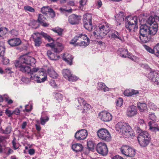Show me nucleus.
Returning <instances> with one entry per match:
<instances>
[{
	"label": "nucleus",
	"mask_w": 159,
	"mask_h": 159,
	"mask_svg": "<svg viewBox=\"0 0 159 159\" xmlns=\"http://www.w3.org/2000/svg\"><path fill=\"white\" fill-rule=\"evenodd\" d=\"M36 62V60L34 58L27 55H24L20 56L18 60L16 61L15 65L16 67L19 68L20 70L22 72L29 73L31 71V69L27 65H33Z\"/></svg>",
	"instance_id": "obj_1"
},
{
	"label": "nucleus",
	"mask_w": 159,
	"mask_h": 159,
	"mask_svg": "<svg viewBox=\"0 0 159 159\" xmlns=\"http://www.w3.org/2000/svg\"><path fill=\"white\" fill-rule=\"evenodd\" d=\"M110 30L109 24L106 22L100 24L93 34L97 39H102L109 33Z\"/></svg>",
	"instance_id": "obj_2"
},
{
	"label": "nucleus",
	"mask_w": 159,
	"mask_h": 159,
	"mask_svg": "<svg viewBox=\"0 0 159 159\" xmlns=\"http://www.w3.org/2000/svg\"><path fill=\"white\" fill-rule=\"evenodd\" d=\"M89 39L87 35L81 33L75 36L70 41V43L75 46H79L85 47L89 45Z\"/></svg>",
	"instance_id": "obj_3"
},
{
	"label": "nucleus",
	"mask_w": 159,
	"mask_h": 159,
	"mask_svg": "<svg viewBox=\"0 0 159 159\" xmlns=\"http://www.w3.org/2000/svg\"><path fill=\"white\" fill-rule=\"evenodd\" d=\"M148 25L142 24V21H141V25H145L148 27L147 31L151 35H154L156 34L158 29V25L157 22L155 21V18L152 16L149 17L146 21Z\"/></svg>",
	"instance_id": "obj_4"
},
{
	"label": "nucleus",
	"mask_w": 159,
	"mask_h": 159,
	"mask_svg": "<svg viewBox=\"0 0 159 159\" xmlns=\"http://www.w3.org/2000/svg\"><path fill=\"white\" fill-rule=\"evenodd\" d=\"M125 27L130 32L134 31L135 29L138 28V18L136 16H128L126 18Z\"/></svg>",
	"instance_id": "obj_5"
},
{
	"label": "nucleus",
	"mask_w": 159,
	"mask_h": 159,
	"mask_svg": "<svg viewBox=\"0 0 159 159\" xmlns=\"http://www.w3.org/2000/svg\"><path fill=\"white\" fill-rule=\"evenodd\" d=\"M148 27L145 25H141L140 29L139 38L141 42L146 43L150 41L151 39V35L147 31Z\"/></svg>",
	"instance_id": "obj_6"
},
{
	"label": "nucleus",
	"mask_w": 159,
	"mask_h": 159,
	"mask_svg": "<svg viewBox=\"0 0 159 159\" xmlns=\"http://www.w3.org/2000/svg\"><path fill=\"white\" fill-rule=\"evenodd\" d=\"M75 105L78 109L81 110L84 113L88 112L91 108L90 106L87 103L84 99L81 98H78L75 102Z\"/></svg>",
	"instance_id": "obj_7"
},
{
	"label": "nucleus",
	"mask_w": 159,
	"mask_h": 159,
	"mask_svg": "<svg viewBox=\"0 0 159 159\" xmlns=\"http://www.w3.org/2000/svg\"><path fill=\"white\" fill-rule=\"evenodd\" d=\"M97 135L100 139L109 141L111 140V137L109 131L106 129L101 128L97 132Z\"/></svg>",
	"instance_id": "obj_8"
},
{
	"label": "nucleus",
	"mask_w": 159,
	"mask_h": 159,
	"mask_svg": "<svg viewBox=\"0 0 159 159\" xmlns=\"http://www.w3.org/2000/svg\"><path fill=\"white\" fill-rule=\"evenodd\" d=\"M96 150L97 152L103 156L107 155L108 149L106 144L104 143H99L97 145Z\"/></svg>",
	"instance_id": "obj_9"
},
{
	"label": "nucleus",
	"mask_w": 159,
	"mask_h": 159,
	"mask_svg": "<svg viewBox=\"0 0 159 159\" xmlns=\"http://www.w3.org/2000/svg\"><path fill=\"white\" fill-rule=\"evenodd\" d=\"M47 46L51 47L52 51L57 53H58L61 52L64 49V45L60 43L57 42L54 45L53 43H48L46 44Z\"/></svg>",
	"instance_id": "obj_10"
},
{
	"label": "nucleus",
	"mask_w": 159,
	"mask_h": 159,
	"mask_svg": "<svg viewBox=\"0 0 159 159\" xmlns=\"http://www.w3.org/2000/svg\"><path fill=\"white\" fill-rule=\"evenodd\" d=\"M40 35H41V32L35 33L31 35L34 45L36 47H39L42 43V41Z\"/></svg>",
	"instance_id": "obj_11"
},
{
	"label": "nucleus",
	"mask_w": 159,
	"mask_h": 159,
	"mask_svg": "<svg viewBox=\"0 0 159 159\" xmlns=\"http://www.w3.org/2000/svg\"><path fill=\"white\" fill-rule=\"evenodd\" d=\"M88 135V132L87 130L84 129H81L77 131L75 134V137L79 140L85 139Z\"/></svg>",
	"instance_id": "obj_12"
},
{
	"label": "nucleus",
	"mask_w": 159,
	"mask_h": 159,
	"mask_svg": "<svg viewBox=\"0 0 159 159\" xmlns=\"http://www.w3.org/2000/svg\"><path fill=\"white\" fill-rule=\"evenodd\" d=\"M99 117L102 120L106 122L111 120L112 116L111 114L106 111H102L99 114Z\"/></svg>",
	"instance_id": "obj_13"
},
{
	"label": "nucleus",
	"mask_w": 159,
	"mask_h": 159,
	"mask_svg": "<svg viewBox=\"0 0 159 159\" xmlns=\"http://www.w3.org/2000/svg\"><path fill=\"white\" fill-rule=\"evenodd\" d=\"M81 20L80 16L72 14L70 15L68 18L69 23L71 25H76L79 23Z\"/></svg>",
	"instance_id": "obj_14"
},
{
	"label": "nucleus",
	"mask_w": 159,
	"mask_h": 159,
	"mask_svg": "<svg viewBox=\"0 0 159 159\" xmlns=\"http://www.w3.org/2000/svg\"><path fill=\"white\" fill-rule=\"evenodd\" d=\"M128 127H129L128 130L125 129L120 134L124 138H132L134 136V132L129 125H128Z\"/></svg>",
	"instance_id": "obj_15"
},
{
	"label": "nucleus",
	"mask_w": 159,
	"mask_h": 159,
	"mask_svg": "<svg viewBox=\"0 0 159 159\" xmlns=\"http://www.w3.org/2000/svg\"><path fill=\"white\" fill-rule=\"evenodd\" d=\"M109 37L111 39H118L121 42L125 41L124 37L122 34L118 32L114 31L108 35Z\"/></svg>",
	"instance_id": "obj_16"
},
{
	"label": "nucleus",
	"mask_w": 159,
	"mask_h": 159,
	"mask_svg": "<svg viewBox=\"0 0 159 159\" xmlns=\"http://www.w3.org/2000/svg\"><path fill=\"white\" fill-rule=\"evenodd\" d=\"M128 125V124L125 122H119L116 125V130L120 134L125 129H129Z\"/></svg>",
	"instance_id": "obj_17"
},
{
	"label": "nucleus",
	"mask_w": 159,
	"mask_h": 159,
	"mask_svg": "<svg viewBox=\"0 0 159 159\" xmlns=\"http://www.w3.org/2000/svg\"><path fill=\"white\" fill-rule=\"evenodd\" d=\"M39 75H37L33 74L31 75V78L32 80H35L37 79H40V80H47V73L45 72L43 69H41L39 71Z\"/></svg>",
	"instance_id": "obj_18"
},
{
	"label": "nucleus",
	"mask_w": 159,
	"mask_h": 159,
	"mask_svg": "<svg viewBox=\"0 0 159 159\" xmlns=\"http://www.w3.org/2000/svg\"><path fill=\"white\" fill-rule=\"evenodd\" d=\"M62 74L65 79L69 80H77L78 78L76 76L72 75L70 70L68 69H64L62 70Z\"/></svg>",
	"instance_id": "obj_19"
},
{
	"label": "nucleus",
	"mask_w": 159,
	"mask_h": 159,
	"mask_svg": "<svg viewBox=\"0 0 159 159\" xmlns=\"http://www.w3.org/2000/svg\"><path fill=\"white\" fill-rule=\"evenodd\" d=\"M7 42L11 46L14 47L20 45L21 43V41L19 38H14L8 40Z\"/></svg>",
	"instance_id": "obj_20"
},
{
	"label": "nucleus",
	"mask_w": 159,
	"mask_h": 159,
	"mask_svg": "<svg viewBox=\"0 0 159 159\" xmlns=\"http://www.w3.org/2000/svg\"><path fill=\"white\" fill-rule=\"evenodd\" d=\"M62 58L63 60L68 64L70 65H72L73 57L71 54L67 53H64Z\"/></svg>",
	"instance_id": "obj_21"
},
{
	"label": "nucleus",
	"mask_w": 159,
	"mask_h": 159,
	"mask_svg": "<svg viewBox=\"0 0 159 159\" xmlns=\"http://www.w3.org/2000/svg\"><path fill=\"white\" fill-rule=\"evenodd\" d=\"M137 113V109L136 107L134 106H131L128 108L126 115L128 116L131 117L134 116Z\"/></svg>",
	"instance_id": "obj_22"
},
{
	"label": "nucleus",
	"mask_w": 159,
	"mask_h": 159,
	"mask_svg": "<svg viewBox=\"0 0 159 159\" xmlns=\"http://www.w3.org/2000/svg\"><path fill=\"white\" fill-rule=\"evenodd\" d=\"M137 107L140 112H145L148 111V108L147 104L145 103L138 102Z\"/></svg>",
	"instance_id": "obj_23"
},
{
	"label": "nucleus",
	"mask_w": 159,
	"mask_h": 159,
	"mask_svg": "<svg viewBox=\"0 0 159 159\" xmlns=\"http://www.w3.org/2000/svg\"><path fill=\"white\" fill-rule=\"evenodd\" d=\"M139 93V91L137 90L129 89H126L124 92V94L126 96H131L133 95Z\"/></svg>",
	"instance_id": "obj_24"
},
{
	"label": "nucleus",
	"mask_w": 159,
	"mask_h": 159,
	"mask_svg": "<svg viewBox=\"0 0 159 159\" xmlns=\"http://www.w3.org/2000/svg\"><path fill=\"white\" fill-rule=\"evenodd\" d=\"M150 130L152 132H156L159 130V124L154 123L152 121H149L148 123Z\"/></svg>",
	"instance_id": "obj_25"
},
{
	"label": "nucleus",
	"mask_w": 159,
	"mask_h": 159,
	"mask_svg": "<svg viewBox=\"0 0 159 159\" xmlns=\"http://www.w3.org/2000/svg\"><path fill=\"white\" fill-rule=\"evenodd\" d=\"M125 15L124 13L122 11L120 12L118 14L115 16V17L116 18L117 22H118L119 25L121 24L120 22L123 21L124 20Z\"/></svg>",
	"instance_id": "obj_26"
},
{
	"label": "nucleus",
	"mask_w": 159,
	"mask_h": 159,
	"mask_svg": "<svg viewBox=\"0 0 159 159\" xmlns=\"http://www.w3.org/2000/svg\"><path fill=\"white\" fill-rule=\"evenodd\" d=\"M150 135L146 131H141L139 134V136L138 137V138H140L141 139H146L150 140Z\"/></svg>",
	"instance_id": "obj_27"
},
{
	"label": "nucleus",
	"mask_w": 159,
	"mask_h": 159,
	"mask_svg": "<svg viewBox=\"0 0 159 159\" xmlns=\"http://www.w3.org/2000/svg\"><path fill=\"white\" fill-rule=\"evenodd\" d=\"M72 149L76 152L81 151L83 148V147L81 144L76 143L73 144L72 146Z\"/></svg>",
	"instance_id": "obj_28"
},
{
	"label": "nucleus",
	"mask_w": 159,
	"mask_h": 159,
	"mask_svg": "<svg viewBox=\"0 0 159 159\" xmlns=\"http://www.w3.org/2000/svg\"><path fill=\"white\" fill-rule=\"evenodd\" d=\"M138 140L140 145L142 147H145L148 144L149 140L147 139H143L138 138Z\"/></svg>",
	"instance_id": "obj_29"
},
{
	"label": "nucleus",
	"mask_w": 159,
	"mask_h": 159,
	"mask_svg": "<svg viewBox=\"0 0 159 159\" xmlns=\"http://www.w3.org/2000/svg\"><path fill=\"white\" fill-rule=\"evenodd\" d=\"M98 89L102 90L104 92L108 91L109 90V88L107 87L104 83L102 82L98 83Z\"/></svg>",
	"instance_id": "obj_30"
},
{
	"label": "nucleus",
	"mask_w": 159,
	"mask_h": 159,
	"mask_svg": "<svg viewBox=\"0 0 159 159\" xmlns=\"http://www.w3.org/2000/svg\"><path fill=\"white\" fill-rule=\"evenodd\" d=\"M92 16L90 14H84L83 17V22L84 23H85L92 21Z\"/></svg>",
	"instance_id": "obj_31"
},
{
	"label": "nucleus",
	"mask_w": 159,
	"mask_h": 159,
	"mask_svg": "<svg viewBox=\"0 0 159 159\" xmlns=\"http://www.w3.org/2000/svg\"><path fill=\"white\" fill-rule=\"evenodd\" d=\"M130 147L126 145L123 146L120 148V151L124 155L127 156Z\"/></svg>",
	"instance_id": "obj_32"
},
{
	"label": "nucleus",
	"mask_w": 159,
	"mask_h": 159,
	"mask_svg": "<svg viewBox=\"0 0 159 159\" xmlns=\"http://www.w3.org/2000/svg\"><path fill=\"white\" fill-rule=\"evenodd\" d=\"M48 72L49 76L52 79H58V75L57 73L53 70H50L48 69Z\"/></svg>",
	"instance_id": "obj_33"
},
{
	"label": "nucleus",
	"mask_w": 159,
	"mask_h": 159,
	"mask_svg": "<svg viewBox=\"0 0 159 159\" xmlns=\"http://www.w3.org/2000/svg\"><path fill=\"white\" fill-rule=\"evenodd\" d=\"M5 46L4 43L0 42V57L3 56L5 52Z\"/></svg>",
	"instance_id": "obj_34"
},
{
	"label": "nucleus",
	"mask_w": 159,
	"mask_h": 159,
	"mask_svg": "<svg viewBox=\"0 0 159 159\" xmlns=\"http://www.w3.org/2000/svg\"><path fill=\"white\" fill-rule=\"evenodd\" d=\"M118 52H120V55L121 57H126L127 55L128 52V51L126 49H123L122 48H119V49Z\"/></svg>",
	"instance_id": "obj_35"
},
{
	"label": "nucleus",
	"mask_w": 159,
	"mask_h": 159,
	"mask_svg": "<svg viewBox=\"0 0 159 159\" xmlns=\"http://www.w3.org/2000/svg\"><path fill=\"white\" fill-rule=\"evenodd\" d=\"M41 35L49 42H53V40L49 35L43 32H41Z\"/></svg>",
	"instance_id": "obj_36"
},
{
	"label": "nucleus",
	"mask_w": 159,
	"mask_h": 159,
	"mask_svg": "<svg viewBox=\"0 0 159 159\" xmlns=\"http://www.w3.org/2000/svg\"><path fill=\"white\" fill-rule=\"evenodd\" d=\"M84 24V27L87 30L91 31L93 28L92 21Z\"/></svg>",
	"instance_id": "obj_37"
},
{
	"label": "nucleus",
	"mask_w": 159,
	"mask_h": 159,
	"mask_svg": "<svg viewBox=\"0 0 159 159\" xmlns=\"http://www.w3.org/2000/svg\"><path fill=\"white\" fill-rule=\"evenodd\" d=\"M135 150L130 147L128 151V154L127 156L133 157L135 155Z\"/></svg>",
	"instance_id": "obj_38"
},
{
	"label": "nucleus",
	"mask_w": 159,
	"mask_h": 159,
	"mask_svg": "<svg viewBox=\"0 0 159 159\" xmlns=\"http://www.w3.org/2000/svg\"><path fill=\"white\" fill-rule=\"evenodd\" d=\"M87 145L89 149L93 151L94 149V143L92 141H89L87 142Z\"/></svg>",
	"instance_id": "obj_39"
},
{
	"label": "nucleus",
	"mask_w": 159,
	"mask_h": 159,
	"mask_svg": "<svg viewBox=\"0 0 159 159\" xmlns=\"http://www.w3.org/2000/svg\"><path fill=\"white\" fill-rule=\"evenodd\" d=\"M49 84L52 87L56 88L58 87V81L57 80H50Z\"/></svg>",
	"instance_id": "obj_40"
},
{
	"label": "nucleus",
	"mask_w": 159,
	"mask_h": 159,
	"mask_svg": "<svg viewBox=\"0 0 159 159\" xmlns=\"http://www.w3.org/2000/svg\"><path fill=\"white\" fill-rule=\"evenodd\" d=\"M54 96L56 100L59 102L62 100L63 98L62 95L59 93H54Z\"/></svg>",
	"instance_id": "obj_41"
},
{
	"label": "nucleus",
	"mask_w": 159,
	"mask_h": 159,
	"mask_svg": "<svg viewBox=\"0 0 159 159\" xmlns=\"http://www.w3.org/2000/svg\"><path fill=\"white\" fill-rule=\"evenodd\" d=\"M50 9L51 8L49 7H43L41 9V11L43 13L47 14H48Z\"/></svg>",
	"instance_id": "obj_42"
},
{
	"label": "nucleus",
	"mask_w": 159,
	"mask_h": 159,
	"mask_svg": "<svg viewBox=\"0 0 159 159\" xmlns=\"http://www.w3.org/2000/svg\"><path fill=\"white\" fill-rule=\"evenodd\" d=\"M148 106L153 111H156L157 110V106L154 103L150 102L148 103Z\"/></svg>",
	"instance_id": "obj_43"
},
{
	"label": "nucleus",
	"mask_w": 159,
	"mask_h": 159,
	"mask_svg": "<svg viewBox=\"0 0 159 159\" xmlns=\"http://www.w3.org/2000/svg\"><path fill=\"white\" fill-rule=\"evenodd\" d=\"M155 54L157 57L159 56V43H157L154 47Z\"/></svg>",
	"instance_id": "obj_44"
},
{
	"label": "nucleus",
	"mask_w": 159,
	"mask_h": 159,
	"mask_svg": "<svg viewBox=\"0 0 159 159\" xmlns=\"http://www.w3.org/2000/svg\"><path fill=\"white\" fill-rule=\"evenodd\" d=\"M52 30L54 32L57 33L58 35H61L62 34L63 30L59 28H56L53 29Z\"/></svg>",
	"instance_id": "obj_45"
},
{
	"label": "nucleus",
	"mask_w": 159,
	"mask_h": 159,
	"mask_svg": "<svg viewBox=\"0 0 159 159\" xmlns=\"http://www.w3.org/2000/svg\"><path fill=\"white\" fill-rule=\"evenodd\" d=\"M143 47L148 52L151 53H154V49H152V48H151L149 47L146 45H143Z\"/></svg>",
	"instance_id": "obj_46"
},
{
	"label": "nucleus",
	"mask_w": 159,
	"mask_h": 159,
	"mask_svg": "<svg viewBox=\"0 0 159 159\" xmlns=\"http://www.w3.org/2000/svg\"><path fill=\"white\" fill-rule=\"evenodd\" d=\"M149 118L153 121H156L157 120V117L154 113H151L149 114Z\"/></svg>",
	"instance_id": "obj_47"
},
{
	"label": "nucleus",
	"mask_w": 159,
	"mask_h": 159,
	"mask_svg": "<svg viewBox=\"0 0 159 159\" xmlns=\"http://www.w3.org/2000/svg\"><path fill=\"white\" fill-rule=\"evenodd\" d=\"M49 58L51 60L56 61L58 60L60 58V57L57 55H55L53 53L52 54V55Z\"/></svg>",
	"instance_id": "obj_48"
},
{
	"label": "nucleus",
	"mask_w": 159,
	"mask_h": 159,
	"mask_svg": "<svg viewBox=\"0 0 159 159\" xmlns=\"http://www.w3.org/2000/svg\"><path fill=\"white\" fill-rule=\"evenodd\" d=\"M11 127L10 126H7L6 128L5 129L3 130V133L6 134H8L11 133Z\"/></svg>",
	"instance_id": "obj_49"
},
{
	"label": "nucleus",
	"mask_w": 159,
	"mask_h": 159,
	"mask_svg": "<svg viewBox=\"0 0 159 159\" xmlns=\"http://www.w3.org/2000/svg\"><path fill=\"white\" fill-rule=\"evenodd\" d=\"M24 9L26 11H29L30 12H34V9L31 7L29 6H26L24 7Z\"/></svg>",
	"instance_id": "obj_50"
},
{
	"label": "nucleus",
	"mask_w": 159,
	"mask_h": 159,
	"mask_svg": "<svg viewBox=\"0 0 159 159\" xmlns=\"http://www.w3.org/2000/svg\"><path fill=\"white\" fill-rule=\"evenodd\" d=\"M116 105L119 107H120L123 105V100L122 98H120L116 101Z\"/></svg>",
	"instance_id": "obj_51"
},
{
	"label": "nucleus",
	"mask_w": 159,
	"mask_h": 159,
	"mask_svg": "<svg viewBox=\"0 0 159 159\" xmlns=\"http://www.w3.org/2000/svg\"><path fill=\"white\" fill-rule=\"evenodd\" d=\"M45 19V18L44 17L43 15L40 14L39 16L38 20L39 22L41 23L44 21Z\"/></svg>",
	"instance_id": "obj_52"
},
{
	"label": "nucleus",
	"mask_w": 159,
	"mask_h": 159,
	"mask_svg": "<svg viewBox=\"0 0 159 159\" xmlns=\"http://www.w3.org/2000/svg\"><path fill=\"white\" fill-rule=\"evenodd\" d=\"M41 121V123L42 125H44L45 123L49 120V118L48 116H46L44 118L41 117L40 118Z\"/></svg>",
	"instance_id": "obj_53"
},
{
	"label": "nucleus",
	"mask_w": 159,
	"mask_h": 159,
	"mask_svg": "<svg viewBox=\"0 0 159 159\" xmlns=\"http://www.w3.org/2000/svg\"><path fill=\"white\" fill-rule=\"evenodd\" d=\"M2 58V62L4 65H7L9 62V60L8 58L4 57L3 56H1Z\"/></svg>",
	"instance_id": "obj_54"
},
{
	"label": "nucleus",
	"mask_w": 159,
	"mask_h": 159,
	"mask_svg": "<svg viewBox=\"0 0 159 159\" xmlns=\"http://www.w3.org/2000/svg\"><path fill=\"white\" fill-rule=\"evenodd\" d=\"M138 124L142 126H145V123L144 120L142 118H139L138 120Z\"/></svg>",
	"instance_id": "obj_55"
},
{
	"label": "nucleus",
	"mask_w": 159,
	"mask_h": 159,
	"mask_svg": "<svg viewBox=\"0 0 159 159\" xmlns=\"http://www.w3.org/2000/svg\"><path fill=\"white\" fill-rule=\"evenodd\" d=\"M5 112L6 115L8 117H10L13 114V111L10 110L8 109H7L5 110Z\"/></svg>",
	"instance_id": "obj_56"
},
{
	"label": "nucleus",
	"mask_w": 159,
	"mask_h": 159,
	"mask_svg": "<svg viewBox=\"0 0 159 159\" xmlns=\"http://www.w3.org/2000/svg\"><path fill=\"white\" fill-rule=\"evenodd\" d=\"M60 10L61 12H71L72 11V9L67 10L65 8L63 7L60 8Z\"/></svg>",
	"instance_id": "obj_57"
},
{
	"label": "nucleus",
	"mask_w": 159,
	"mask_h": 159,
	"mask_svg": "<svg viewBox=\"0 0 159 159\" xmlns=\"http://www.w3.org/2000/svg\"><path fill=\"white\" fill-rule=\"evenodd\" d=\"M48 13L49 14L50 16L52 18L54 17L55 16V12L51 8L49 11L48 12Z\"/></svg>",
	"instance_id": "obj_58"
},
{
	"label": "nucleus",
	"mask_w": 159,
	"mask_h": 159,
	"mask_svg": "<svg viewBox=\"0 0 159 159\" xmlns=\"http://www.w3.org/2000/svg\"><path fill=\"white\" fill-rule=\"evenodd\" d=\"M11 34L15 36H17L18 35V31L15 30H12L11 31Z\"/></svg>",
	"instance_id": "obj_59"
},
{
	"label": "nucleus",
	"mask_w": 159,
	"mask_h": 159,
	"mask_svg": "<svg viewBox=\"0 0 159 159\" xmlns=\"http://www.w3.org/2000/svg\"><path fill=\"white\" fill-rule=\"evenodd\" d=\"M16 139L15 138H14L13 140L12 141V143L13 147L14 149L15 150L16 149L18 148V147L16 146Z\"/></svg>",
	"instance_id": "obj_60"
},
{
	"label": "nucleus",
	"mask_w": 159,
	"mask_h": 159,
	"mask_svg": "<svg viewBox=\"0 0 159 159\" xmlns=\"http://www.w3.org/2000/svg\"><path fill=\"white\" fill-rule=\"evenodd\" d=\"M7 138V137L1 136H0V142H3L5 141Z\"/></svg>",
	"instance_id": "obj_61"
},
{
	"label": "nucleus",
	"mask_w": 159,
	"mask_h": 159,
	"mask_svg": "<svg viewBox=\"0 0 159 159\" xmlns=\"http://www.w3.org/2000/svg\"><path fill=\"white\" fill-rule=\"evenodd\" d=\"M87 0H80V3L81 6H84L86 4Z\"/></svg>",
	"instance_id": "obj_62"
},
{
	"label": "nucleus",
	"mask_w": 159,
	"mask_h": 159,
	"mask_svg": "<svg viewBox=\"0 0 159 159\" xmlns=\"http://www.w3.org/2000/svg\"><path fill=\"white\" fill-rule=\"evenodd\" d=\"M30 155H33L35 153V150L34 149H30L28 151Z\"/></svg>",
	"instance_id": "obj_63"
},
{
	"label": "nucleus",
	"mask_w": 159,
	"mask_h": 159,
	"mask_svg": "<svg viewBox=\"0 0 159 159\" xmlns=\"http://www.w3.org/2000/svg\"><path fill=\"white\" fill-rule=\"evenodd\" d=\"M13 114L18 115L20 113V111L18 108H16L14 111H13Z\"/></svg>",
	"instance_id": "obj_64"
}]
</instances>
